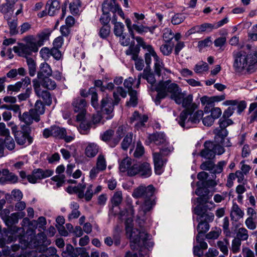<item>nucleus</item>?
Here are the masks:
<instances>
[{
  "instance_id": "obj_10",
  "label": "nucleus",
  "mask_w": 257,
  "mask_h": 257,
  "mask_svg": "<svg viewBox=\"0 0 257 257\" xmlns=\"http://www.w3.org/2000/svg\"><path fill=\"white\" fill-rule=\"evenodd\" d=\"M152 174V167L148 162L138 163L133 165L128 170V176H134L139 175L141 177L147 178Z\"/></svg>"
},
{
  "instance_id": "obj_45",
  "label": "nucleus",
  "mask_w": 257,
  "mask_h": 257,
  "mask_svg": "<svg viewBox=\"0 0 257 257\" xmlns=\"http://www.w3.org/2000/svg\"><path fill=\"white\" fill-rule=\"evenodd\" d=\"M130 96V100L126 102V105L132 107H136L138 103V93L135 90L128 91Z\"/></svg>"
},
{
  "instance_id": "obj_20",
  "label": "nucleus",
  "mask_w": 257,
  "mask_h": 257,
  "mask_svg": "<svg viewBox=\"0 0 257 257\" xmlns=\"http://www.w3.org/2000/svg\"><path fill=\"white\" fill-rule=\"evenodd\" d=\"M31 79L26 76L21 79V81L17 82L14 85H9L7 87V91L12 92H19L21 89H25L28 87H31Z\"/></svg>"
},
{
  "instance_id": "obj_64",
  "label": "nucleus",
  "mask_w": 257,
  "mask_h": 257,
  "mask_svg": "<svg viewBox=\"0 0 257 257\" xmlns=\"http://www.w3.org/2000/svg\"><path fill=\"white\" fill-rule=\"evenodd\" d=\"M210 228V226L208 222H203V220L201 221L198 224L197 230L198 232L205 233L207 232Z\"/></svg>"
},
{
  "instance_id": "obj_51",
  "label": "nucleus",
  "mask_w": 257,
  "mask_h": 257,
  "mask_svg": "<svg viewBox=\"0 0 257 257\" xmlns=\"http://www.w3.org/2000/svg\"><path fill=\"white\" fill-rule=\"evenodd\" d=\"M132 221V219H127L126 220L125 224L126 233L127 235H129V237L131 240L133 241L135 235H133V233H135V231H134Z\"/></svg>"
},
{
  "instance_id": "obj_23",
  "label": "nucleus",
  "mask_w": 257,
  "mask_h": 257,
  "mask_svg": "<svg viewBox=\"0 0 257 257\" xmlns=\"http://www.w3.org/2000/svg\"><path fill=\"white\" fill-rule=\"evenodd\" d=\"M150 143H154L157 146H166V139L165 135L163 133H156L150 135L148 137Z\"/></svg>"
},
{
  "instance_id": "obj_31",
  "label": "nucleus",
  "mask_w": 257,
  "mask_h": 257,
  "mask_svg": "<svg viewBox=\"0 0 257 257\" xmlns=\"http://www.w3.org/2000/svg\"><path fill=\"white\" fill-rule=\"evenodd\" d=\"M64 170L65 167L63 165L58 166L56 170V173L58 174V175L51 178L53 181L57 182V186L58 187L62 186L65 182V176L61 174L64 172Z\"/></svg>"
},
{
  "instance_id": "obj_39",
  "label": "nucleus",
  "mask_w": 257,
  "mask_h": 257,
  "mask_svg": "<svg viewBox=\"0 0 257 257\" xmlns=\"http://www.w3.org/2000/svg\"><path fill=\"white\" fill-rule=\"evenodd\" d=\"M225 98V94L221 95L213 96L209 97L207 96H204L200 98L201 102H206L209 101V104L214 105L215 102H219L224 100Z\"/></svg>"
},
{
  "instance_id": "obj_50",
  "label": "nucleus",
  "mask_w": 257,
  "mask_h": 257,
  "mask_svg": "<svg viewBox=\"0 0 257 257\" xmlns=\"http://www.w3.org/2000/svg\"><path fill=\"white\" fill-rule=\"evenodd\" d=\"M203 115V111L202 110H197L194 113L193 112L192 113L189 117V120L191 121L192 124L197 123L202 118Z\"/></svg>"
},
{
  "instance_id": "obj_26",
  "label": "nucleus",
  "mask_w": 257,
  "mask_h": 257,
  "mask_svg": "<svg viewBox=\"0 0 257 257\" xmlns=\"http://www.w3.org/2000/svg\"><path fill=\"white\" fill-rule=\"evenodd\" d=\"M148 117L146 115H141L138 111H135L132 117H131V121L136 120L138 122L135 124L136 128L139 130L145 125V123L147 122Z\"/></svg>"
},
{
  "instance_id": "obj_18",
  "label": "nucleus",
  "mask_w": 257,
  "mask_h": 257,
  "mask_svg": "<svg viewBox=\"0 0 257 257\" xmlns=\"http://www.w3.org/2000/svg\"><path fill=\"white\" fill-rule=\"evenodd\" d=\"M163 157L160 153L155 152L153 154L155 172L157 175H161L162 173V168L167 162V159H164Z\"/></svg>"
},
{
  "instance_id": "obj_2",
  "label": "nucleus",
  "mask_w": 257,
  "mask_h": 257,
  "mask_svg": "<svg viewBox=\"0 0 257 257\" xmlns=\"http://www.w3.org/2000/svg\"><path fill=\"white\" fill-rule=\"evenodd\" d=\"M155 187L152 185H140L134 190L132 195L135 198L143 200L139 209V214L145 216L155 205Z\"/></svg>"
},
{
  "instance_id": "obj_4",
  "label": "nucleus",
  "mask_w": 257,
  "mask_h": 257,
  "mask_svg": "<svg viewBox=\"0 0 257 257\" xmlns=\"http://www.w3.org/2000/svg\"><path fill=\"white\" fill-rule=\"evenodd\" d=\"M119 95L122 98L127 96V92L122 87H117L113 93L114 101H112L110 98L105 97L101 100V113L97 112V123L101 122V118L104 117L102 115H108L105 117L106 119H110L112 118L113 115H110L112 112L114 105H117L120 101Z\"/></svg>"
},
{
  "instance_id": "obj_30",
  "label": "nucleus",
  "mask_w": 257,
  "mask_h": 257,
  "mask_svg": "<svg viewBox=\"0 0 257 257\" xmlns=\"http://www.w3.org/2000/svg\"><path fill=\"white\" fill-rule=\"evenodd\" d=\"M150 235L144 231H140L139 234L135 236L133 242L138 246H146V241L149 239Z\"/></svg>"
},
{
  "instance_id": "obj_59",
  "label": "nucleus",
  "mask_w": 257,
  "mask_h": 257,
  "mask_svg": "<svg viewBox=\"0 0 257 257\" xmlns=\"http://www.w3.org/2000/svg\"><path fill=\"white\" fill-rule=\"evenodd\" d=\"M236 239H239L241 240H246L248 238V231L244 228L241 227L238 229V232L236 234Z\"/></svg>"
},
{
  "instance_id": "obj_35",
  "label": "nucleus",
  "mask_w": 257,
  "mask_h": 257,
  "mask_svg": "<svg viewBox=\"0 0 257 257\" xmlns=\"http://www.w3.org/2000/svg\"><path fill=\"white\" fill-rule=\"evenodd\" d=\"M83 251V247H76L74 248L73 246L70 244H68L66 247V251L65 253H67L66 257H78L79 254Z\"/></svg>"
},
{
  "instance_id": "obj_7",
  "label": "nucleus",
  "mask_w": 257,
  "mask_h": 257,
  "mask_svg": "<svg viewBox=\"0 0 257 257\" xmlns=\"http://www.w3.org/2000/svg\"><path fill=\"white\" fill-rule=\"evenodd\" d=\"M34 38L33 36H29L26 38V44H20L19 47L14 46L13 47L14 51L18 53L20 56L29 58V56L34 53L37 52L38 47L35 42L34 41Z\"/></svg>"
},
{
  "instance_id": "obj_40",
  "label": "nucleus",
  "mask_w": 257,
  "mask_h": 257,
  "mask_svg": "<svg viewBox=\"0 0 257 257\" xmlns=\"http://www.w3.org/2000/svg\"><path fill=\"white\" fill-rule=\"evenodd\" d=\"M132 166L131 159L128 157H126L120 162L119 169L121 172H125L127 171V174H128V170L131 168Z\"/></svg>"
},
{
  "instance_id": "obj_46",
  "label": "nucleus",
  "mask_w": 257,
  "mask_h": 257,
  "mask_svg": "<svg viewBox=\"0 0 257 257\" xmlns=\"http://www.w3.org/2000/svg\"><path fill=\"white\" fill-rule=\"evenodd\" d=\"M41 85L48 89L53 90L56 87V82L49 77L41 80Z\"/></svg>"
},
{
  "instance_id": "obj_61",
  "label": "nucleus",
  "mask_w": 257,
  "mask_h": 257,
  "mask_svg": "<svg viewBox=\"0 0 257 257\" xmlns=\"http://www.w3.org/2000/svg\"><path fill=\"white\" fill-rule=\"evenodd\" d=\"M39 257H59L57 254V249L54 247L48 248L45 254H41Z\"/></svg>"
},
{
  "instance_id": "obj_27",
  "label": "nucleus",
  "mask_w": 257,
  "mask_h": 257,
  "mask_svg": "<svg viewBox=\"0 0 257 257\" xmlns=\"http://www.w3.org/2000/svg\"><path fill=\"white\" fill-rule=\"evenodd\" d=\"M244 212L236 203H233L230 211V218L232 221H238L240 219L243 218Z\"/></svg>"
},
{
  "instance_id": "obj_55",
  "label": "nucleus",
  "mask_w": 257,
  "mask_h": 257,
  "mask_svg": "<svg viewBox=\"0 0 257 257\" xmlns=\"http://www.w3.org/2000/svg\"><path fill=\"white\" fill-rule=\"evenodd\" d=\"M96 145L94 143H89L85 149V154L89 158L94 157L96 155Z\"/></svg>"
},
{
  "instance_id": "obj_43",
  "label": "nucleus",
  "mask_w": 257,
  "mask_h": 257,
  "mask_svg": "<svg viewBox=\"0 0 257 257\" xmlns=\"http://www.w3.org/2000/svg\"><path fill=\"white\" fill-rule=\"evenodd\" d=\"M133 133H128L124 137L121 143V148L122 150L126 151L131 145L133 142Z\"/></svg>"
},
{
  "instance_id": "obj_15",
  "label": "nucleus",
  "mask_w": 257,
  "mask_h": 257,
  "mask_svg": "<svg viewBox=\"0 0 257 257\" xmlns=\"http://www.w3.org/2000/svg\"><path fill=\"white\" fill-rule=\"evenodd\" d=\"M197 105L196 104H193L192 105L191 108L190 109H185L180 114V115L178 120V123L183 127L188 128L190 126L191 121L189 120V117L190 115L193 112L195 109H197Z\"/></svg>"
},
{
  "instance_id": "obj_3",
  "label": "nucleus",
  "mask_w": 257,
  "mask_h": 257,
  "mask_svg": "<svg viewBox=\"0 0 257 257\" xmlns=\"http://www.w3.org/2000/svg\"><path fill=\"white\" fill-rule=\"evenodd\" d=\"M181 89L178 84L171 83L170 80L165 81H160L158 83L157 94L154 101L156 105H160L162 100L166 98L168 94H170L171 99L174 100L177 104H179L181 102Z\"/></svg>"
},
{
  "instance_id": "obj_17",
  "label": "nucleus",
  "mask_w": 257,
  "mask_h": 257,
  "mask_svg": "<svg viewBox=\"0 0 257 257\" xmlns=\"http://www.w3.org/2000/svg\"><path fill=\"white\" fill-rule=\"evenodd\" d=\"M19 118L21 122L24 123V124L21 125H27L29 126H31V125L34 121L37 122L40 120V118L38 117V115H35L30 110L29 111L24 112L22 114L20 112Z\"/></svg>"
},
{
  "instance_id": "obj_12",
  "label": "nucleus",
  "mask_w": 257,
  "mask_h": 257,
  "mask_svg": "<svg viewBox=\"0 0 257 257\" xmlns=\"http://www.w3.org/2000/svg\"><path fill=\"white\" fill-rule=\"evenodd\" d=\"M72 105L74 111L78 113L76 116L77 120H81L85 118L87 106L86 100L84 99L78 97L74 99Z\"/></svg>"
},
{
  "instance_id": "obj_29",
  "label": "nucleus",
  "mask_w": 257,
  "mask_h": 257,
  "mask_svg": "<svg viewBox=\"0 0 257 257\" xmlns=\"http://www.w3.org/2000/svg\"><path fill=\"white\" fill-rule=\"evenodd\" d=\"M111 23L114 25L113 32L114 35L121 38L125 34L123 33L124 30V26L121 22H117V17L116 15L113 16L111 19Z\"/></svg>"
},
{
  "instance_id": "obj_58",
  "label": "nucleus",
  "mask_w": 257,
  "mask_h": 257,
  "mask_svg": "<svg viewBox=\"0 0 257 257\" xmlns=\"http://www.w3.org/2000/svg\"><path fill=\"white\" fill-rule=\"evenodd\" d=\"M122 199L121 192L120 191L115 192L111 198L112 206H118L121 203Z\"/></svg>"
},
{
  "instance_id": "obj_11",
  "label": "nucleus",
  "mask_w": 257,
  "mask_h": 257,
  "mask_svg": "<svg viewBox=\"0 0 257 257\" xmlns=\"http://www.w3.org/2000/svg\"><path fill=\"white\" fill-rule=\"evenodd\" d=\"M53 173V171L51 170L36 169L33 171L32 174L27 176V179L30 183L35 184L38 180L49 177L52 176Z\"/></svg>"
},
{
  "instance_id": "obj_63",
  "label": "nucleus",
  "mask_w": 257,
  "mask_h": 257,
  "mask_svg": "<svg viewBox=\"0 0 257 257\" xmlns=\"http://www.w3.org/2000/svg\"><path fill=\"white\" fill-rule=\"evenodd\" d=\"M173 50V46H170L168 43L162 44L160 47V50L165 56L170 55Z\"/></svg>"
},
{
  "instance_id": "obj_1",
  "label": "nucleus",
  "mask_w": 257,
  "mask_h": 257,
  "mask_svg": "<svg viewBox=\"0 0 257 257\" xmlns=\"http://www.w3.org/2000/svg\"><path fill=\"white\" fill-rule=\"evenodd\" d=\"M232 67L236 73H241L246 71L253 72L257 64V52L250 50V46L247 45L242 49L233 51Z\"/></svg>"
},
{
  "instance_id": "obj_56",
  "label": "nucleus",
  "mask_w": 257,
  "mask_h": 257,
  "mask_svg": "<svg viewBox=\"0 0 257 257\" xmlns=\"http://www.w3.org/2000/svg\"><path fill=\"white\" fill-rule=\"evenodd\" d=\"M215 168V164L211 160H208L203 162L200 165V168L202 170H206L212 172L213 171Z\"/></svg>"
},
{
  "instance_id": "obj_22",
  "label": "nucleus",
  "mask_w": 257,
  "mask_h": 257,
  "mask_svg": "<svg viewBox=\"0 0 257 257\" xmlns=\"http://www.w3.org/2000/svg\"><path fill=\"white\" fill-rule=\"evenodd\" d=\"M94 86L91 87L87 91L85 89H81L80 94L83 97H86L88 95H91V104L94 108H96V80H93Z\"/></svg>"
},
{
  "instance_id": "obj_8",
  "label": "nucleus",
  "mask_w": 257,
  "mask_h": 257,
  "mask_svg": "<svg viewBox=\"0 0 257 257\" xmlns=\"http://www.w3.org/2000/svg\"><path fill=\"white\" fill-rule=\"evenodd\" d=\"M215 205L212 201L205 203H198L194 209V212L199 216L200 219L204 220L203 222H212L214 218V214L208 211L214 208Z\"/></svg>"
},
{
  "instance_id": "obj_54",
  "label": "nucleus",
  "mask_w": 257,
  "mask_h": 257,
  "mask_svg": "<svg viewBox=\"0 0 257 257\" xmlns=\"http://www.w3.org/2000/svg\"><path fill=\"white\" fill-rule=\"evenodd\" d=\"M130 51V52H128V51H126V54H127V55L132 54H133V59L134 60H136L135 67H136V69H137L138 70H139V71L142 70L144 67V60L143 59H138L136 60L135 58L137 57V56H138L136 54L133 53L132 49H131Z\"/></svg>"
},
{
  "instance_id": "obj_53",
  "label": "nucleus",
  "mask_w": 257,
  "mask_h": 257,
  "mask_svg": "<svg viewBox=\"0 0 257 257\" xmlns=\"http://www.w3.org/2000/svg\"><path fill=\"white\" fill-rule=\"evenodd\" d=\"M5 139L3 140V144L10 151L14 150L15 148V143L13 138L9 135L5 137Z\"/></svg>"
},
{
  "instance_id": "obj_36",
  "label": "nucleus",
  "mask_w": 257,
  "mask_h": 257,
  "mask_svg": "<svg viewBox=\"0 0 257 257\" xmlns=\"http://www.w3.org/2000/svg\"><path fill=\"white\" fill-rule=\"evenodd\" d=\"M127 126L124 125H119L116 131V136H114L112 141V145H117L122 138L125 136V134L127 132Z\"/></svg>"
},
{
  "instance_id": "obj_48",
  "label": "nucleus",
  "mask_w": 257,
  "mask_h": 257,
  "mask_svg": "<svg viewBox=\"0 0 257 257\" xmlns=\"http://www.w3.org/2000/svg\"><path fill=\"white\" fill-rule=\"evenodd\" d=\"M27 64L28 66L29 74L33 77L35 76L36 72V63L32 58H27Z\"/></svg>"
},
{
  "instance_id": "obj_44",
  "label": "nucleus",
  "mask_w": 257,
  "mask_h": 257,
  "mask_svg": "<svg viewBox=\"0 0 257 257\" xmlns=\"http://www.w3.org/2000/svg\"><path fill=\"white\" fill-rule=\"evenodd\" d=\"M215 143H219L223 140L225 139L228 135V132L226 129L221 128L215 130Z\"/></svg>"
},
{
  "instance_id": "obj_21",
  "label": "nucleus",
  "mask_w": 257,
  "mask_h": 257,
  "mask_svg": "<svg viewBox=\"0 0 257 257\" xmlns=\"http://www.w3.org/2000/svg\"><path fill=\"white\" fill-rule=\"evenodd\" d=\"M203 146L204 148L200 152V156L208 160L213 159L215 156L213 151V143L210 141H206Z\"/></svg>"
},
{
  "instance_id": "obj_41",
  "label": "nucleus",
  "mask_w": 257,
  "mask_h": 257,
  "mask_svg": "<svg viewBox=\"0 0 257 257\" xmlns=\"http://www.w3.org/2000/svg\"><path fill=\"white\" fill-rule=\"evenodd\" d=\"M80 121L81 122L79 124L78 130L82 134H87L91 128L92 123L91 121L85 119L84 118Z\"/></svg>"
},
{
  "instance_id": "obj_9",
  "label": "nucleus",
  "mask_w": 257,
  "mask_h": 257,
  "mask_svg": "<svg viewBox=\"0 0 257 257\" xmlns=\"http://www.w3.org/2000/svg\"><path fill=\"white\" fill-rule=\"evenodd\" d=\"M147 48L149 52V53H146L145 56V62L147 65L149 66L150 64L151 63V56H152L155 60V72L158 76L160 77L161 76L162 69L170 73V71L169 70L164 67V65L163 62L157 55L153 47L150 45H148L147 46Z\"/></svg>"
},
{
  "instance_id": "obj_6",
  "label": "nucleus",
  "mask_w": 257,
  "mask_h": 257,
  "mask_svg": "<svg viewBox=\"0 0 257 257\" xmlns=\"http://www.w3.org/2000/svg\"><path fill=\"white\" fill-rule=\"evenodd\" d=\"M217 185V182L213 179L197 182V188L195 190V194L199 197L197 198L198 203H205L208 202L212 194L209 195V187H214Z\"/></svg>"
},
{
  "instance_id": "obj_24",
  "label": "nucleus",
  "mask_w": 257,
  "mask_h": 257,
  "mask_svg": "<svg viewBox=\"0 0 257 257\" xmlns=\"http://www.w3.org/2000/svg\"><path fill=\"white\" fill-rule=\"evenodd\" d=\"M52 70L50 66L46 62L42 63L40 65V70L37 73V78L39 80L51 76Z\"/></svg>"
},
{
  "instance_id": "obj_14",
  "label": "nucleus",
  "mask_w": 257,
  "mask_h": 257,
  "mask_svg": "<svg viewBox=\"0 0 257 257\" xmlns=\"http://www.w3.org/2000/svg\"><path fill=\"white\" fill-rule=\"evenodd\" d=\"M25 229L23 227L10 226L8 228L6 232L7 238H5L7 243H11L16 240L18 237H22L25 235Z\"/></svg>"
},
{
  "instance_id": "obj_57",
  "label": "nucleus",
  "mask_w": 257,
  "mask_h": 257,
  "mask_svg": "<svg viewBox=\"0 0 257 257\" xmlns=\"http://www.w3.org/2000/svg\"><path fill=\"white\" fill-rule=\"evenodd\" d=\"M110 32V25H104L100 29L99 36L102 39H106L109 36Z\"/></svg>"
},
{
  "instance_id": "obj_19",
  "label": "nucleus",
  "mask_w": 257,
  "mask_h": 257,
  "mask_svg": "<svg viewBox=\"0 0 257 257\" xmlns=\"http://www.w3.org/2000/svg\"><path fill=\"white\" fill-rule=\"evenodd\" d=\"M52 137L56 139L64 140L67 143L71 142L74 140V137L67 136L66 130L65 128L58 126H52Z\"/></svg>"
},
{
  "instance_id": "obj_32",
  "label": "nucleus",
  "mask_w": 257,
  "mask_h": 257,
  "mask_svg": "<svg viewBox=\"0 0 257 257\" xmlns=\"http://www.w3.org/2000/svg\"><path fill=\"white\" fill-rule=\"evenodd\" d=\"M46 10H48V15L53 16L59 11L60 6L59 2L57 0L48 1L46 6Z\"/></svg>"
},
{
  "instance_id": "obj_62",
  "label": "nucleus",
  "mask_w": 257,
  "mask_h": 257,
  "mask_svg": "<svg viewBox=\"0 0 257 257\" xmlns=\"http://www.w3.org/2000/svg\"><path fill=\"white\" fill-rule=\"evenodd\" d=\"M18 219L15 213H12L9 217V218L5 222V224L7 226L8 228L10 226H15L14 225L18 223Z\"/></svg>"
},
{
  "instance_id": "obj_13",
  "label": "nucleus",
  "mask_w": 257,
  "mask_h": 257,
  "mask_svg": "<svg viewBox=\"0 0 257 257\" xmlns=\"http://www.w3.org/2000/svg\"><path fill=\"white\" fill-rule=\"evenodd\" d=\"M102 14L99 19L100 23L102 25H109V22L111 20L110 12L113 14V16L117 14L119 15L118 11L112 6H108L106 4L102 5Z\"/></svg>"
},
{
  "instance_id": "obj_25",
  "label": "nucleus",
  "mask_w": 257,
  "mask_h": 257,
  "mask_svg": "<svg viewBox=\"0 0 257 257\" xmlns=\"http://www.w3.org/2000/svg\"><path fill=\"white\" fill-rule=\"evenodd\" d=\"M18 177L7 169H3V176L0 177V183L4 184L7 182L16 183L18 182Z\"/></svg>"
},
{
  "instance_id": "obj_28",
  "label": "nucleus",
  "mask_w": 257,
  "mask_h": 257,
  "mask_svg": "<svg viewBox=\"0 0 257 257\" xmlns=\"http://www.w3.org/2000/svg\"><path fill=\"white\" fill-rule=\"evenodd\" d=\"M4 19L7 21V24L10 30V34L11 36L16 35L18 34V19L17 18L12 19L10 15L4 16Z\"/></svg>"
},
{
  "instance_id": "obj_42",
  "label": "nucleus",
  "mask_w": 257,
  "mask_h": 257,
  "mask_svg": "<svg viewBox=\"0 0 257 257\" xmlns=\"http://www.w3.org/2000/svg\"><path fill=\"white\" fill-rule=\"evenodd\" d=\"M30 110L35 115H38L39 118H40V115L43 114L45 112V107L42 102L40 100H38L35 103L34 108Z\"/></svg>"
},
{
  "instance_id": "obj_33",
  "label": "nucleus",
  "mask_w": 257,
  "mask_h": 257,
  "mask_svg": "<svg viewBox=\"0 0 257 257\" xmlns=\"http://www.w3.org/2000/svg\"><path fill=\"white\" fill-rule=\"evenodd\" d=\"M114 131L111 129L108 130L100 136V139L111 148L115 147L117 145H112L114 139Z\"/></svg>"
},
{
  "instance_id": "obj_60",
  "label": "nucleus",
  "mask_w": 257,
  "mask_h": 257,
  "mask_svg": "<svg viewBox=\"0 0 257 257\" xmlns=\"http://www.w3.org/2000/svg\"><path fill=\"white\" fill-rule=\"evenodd\" d=\"M229 222L227 217H225L223 219L222 228L224 234L227 237H231L232 236V232L229 228Z\"/></svg>"
},
{
  "instance_id": "obj_16",
  "label": "nucleus",
  "mask_w": 257,
  "mask_h": 257,
  "mask_svg": "<svg viewBox=\"0 0 257 257\" xmlns=\"http://www.w3.org/2000/svg\"><path fill=\"white\" fill-rule=\"evenodd\" d=\"M142 77L146 80L147 82L150 84L148 86V88L151 91H156L158 87V83H156V79L154 73L152 72L150 69L148 70V67L145 69L142 74H141Z\"/></svg>"
},
{
  "instance_id": "obj_38",
  "label": "nucleus",
  "mask_w": 257,
  "mask_h": 257,
  "mask_svg": "<svg viewBox=\"0 0 257 257\" xmlns=\"http://www.w3.org/2000/svg\"><path fill=\"white\" fill-rule=\"evenodd\" d=\"M10 2H8L0 5V12L4 15V16L7 15H10L11 17L12 16L14 3L12 4Z\"/></svg>"
},
{
  "instance_id": "obj_5",
  "label": "nucleus",
  "mask_w": 257,
  "mask_h": 257,
  "mask_svg": "<svg viewBox=\"0 0 257 257\" xmlns=\"http://www.w3.org/2000/svg\"><path fill=\"white\" fill-rule=\"evenodd\" d=\"M12 133L15 141L20 146L27 147L31 145L34 141L32 136V127L27 125H20V128L16 124L11 127Z\"/></svg>"
},
{
  "instance_id": "obj_52",
  "label": "nucleus",
  "mask_w": 257,
  "mask_h": 257,
  "mask_svg": "<svg viewBox=\"0 0 257 257\" xmlns=\"http://www.w3.org/2000/svg\"><path fill=\"white\" fill-rule=\"evenodd\" d=\"M50 34L45 32H42L39 33L37 35L38 40L35 42L38 47H41L44 45L45 41L49 39Z\"/></svg>"
},
{
  "instance_id": "obj_49",
  "label": "nucleus",
  "mask_w": 257,
  "mask_h": 257,
  "mask_svg": "<svg viewBox=\"0 0 257 257\" xmlns=\"http://www.w3.org/2000/svg\"><path fill=\"white\" fill-rule=\"evenodd\" d=\"M81 6V4L80 0H76L75 2L71 3L69 5V9L71 13L74 16L79 15V8Z\"/></svg>"
},
{
  "instance_id": "obj_34",
  "label": "nucleus",
  "mask_w": 257,
  "mask_h": 257,
  "mask_svg": "<svg viewBox=\"0 0 257 257\" xmlns=\"http://www.w3.org/2000/svg\"><path fill=\"white\" fill-rule=\"evenodd\" d=\"M85 187L86 186L85 184H79L77 186L74 187L69 186L67 187L66 191L70 194H77L78 198L82 199L84 197V191Z\"/></svg>"
},
{
  "instance_id": "obj_37",
  "label": "nucleus",
  "mask_w": 257,
  "mask_h": 257,
  "mask_svg": "<svg viewBox=\"0 0 257 257\" xmlns=\"http://www.w3.org/2000/svg\"><path fill=\"white\" fill-rule=\"evenodd\" d=\"M180 97H181V102L179 104H182V106L185 108V109H190L192 105L196 104L195 103H192L193 96L192 95H189L187 97H184V95L181 92Z\"/></svg>"
},
{
  "instance_id": "obj_47",
  "label": "nucleus",
  "mask_w": 257,
  "mask_h": 257,
  "mask_svg": "<svg viewBox=\"0 0 257 257\" xmlns=\"http://www.w3.org/2000/svg\"><path fill=\"white\" fill-rule=\"evenodd\" d=\"M37 96L41 98L44 101V103L47 105H50L52 103V97L51 94L47 90H42Z\"/></svg>"
}]
</instances>
